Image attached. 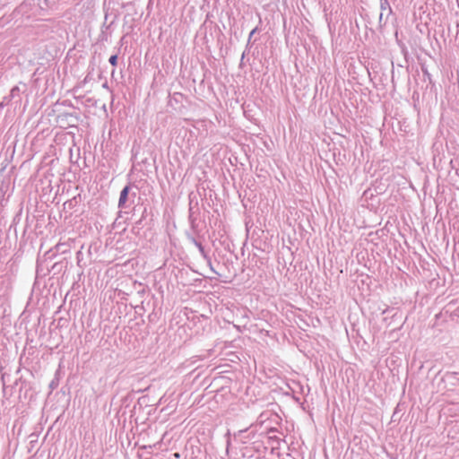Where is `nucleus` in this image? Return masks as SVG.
Segmentation results:
<instances>
[{"label":"nucleus","instance_id":"nucleus-1","mask_svg":"<svg viewBox=\"0 0 459 459\" xmlns=\"http://www.w3.org/2000/svg\"><path fill=\"white\" fill-rule=\"evenodd\" d=\"M129 189H130V187L128 186H126L120 192V196H119V200H118V207H120V208L125 207V204L127 201Z\"/></svg>","mask_w":459,"mask_h":459},{"label":"nucleus","instance_id":"nucleus-8","mask_svg":"<svg viewBox=\"0 0 459 459\" xmlns=\"http://www.w3.org/2000/svg\"><path fill=\"white\" fill-rule=\"evenodd\" d=\"M2 107H3V104H2V103H0V108H2Z\"/></svg>","mask_w":459,"mask_h":459},{"label":"nucleus","instance_id":"nucleus-7","mask_svg":"<svg viewBox=\"0 0 459 459\" xmlns=\"http://www.w3.org/2000/svg\"><path fill=\"white\" fill-rule=\"evenodd\" d=\"M256 31H257V28H255L251 30V32L249 33L247 45H249L251 43L252 34H255Z\"/></svg>","mask_w":459,"mask_h":459},{"label":"nucleus","instance_id":"nucleus-2","mask_svg":"<svg viewBox=\"0 0 459 459\" xmlns=\"http://www.w3.org/2000/svg\"><path fill=\"white\" fill-rule=\"evenodd\" d=\"M193 243H194V244L195 245V247L198 248V250H199L200 254L202 255V256H203L204 259H206V260L208 261L209 264H211V259H210V257L207 255V254H206V252H205L204 247H203V245H202L200 242H198L196 239H195V238H193ZM210 266H212V265H210ZM211 269H212V271L213 273H215V272H214V270L212 269V267H211Z\"/></svg>","mask_w":459,"mask_h":459},{"label":"nucleus","instance_id":"nucleus-4","mask_svg":"<svg viewBox=\"0 0 459 459\" xmlns=\"http://www.w3.org/2000/svg\"><path fill=\"white\" fill-rule=\"evenodd\" d=\"M20 95V89L18 86H14L12 90H11V92H10V96L11 98H15V97H19Z\"/></svg>","mask_w":459,"mask_h":459},{"label":"nucleus","instance_id":"nucleus-5","mask_svg":"<svg viewBox=\"0 0 459 459\" xmlns=\"http://www.w3.org/2000/svg\"><path fill=\"white\" fill-rule=\"evenodd\" d=\"M108 62L111 65L116 66L117 64V55H113L109 57Z\"/></svg>","mask_w":459,"mask_h":459},{"label":"nucleus","instance_id":"nucleus-3","mask_svg":"<svg viewBox=\"0 0 459 459\" xmlns=\"http://www.w3.org/2000/svg\"><path fill=\"white\" fill-rule=\"evenodd\" d=\"M380 8L382 10V13H380V19L382 18L385 11H387L388 13H391V7L389 5L388 0H380Z\"/></svg>","mask_w":459,"mask_h":459},{"label":"nucleus","instance_id":"nucleus-6","mask_svg":"<svg viewBox=\"0 0 459 459\" xmlns=\"http://www.w3.org/2000/svg\"><path fill=\"white\" fill-rule=\"evenodd\" d=\"M247 430V429L238 430L237 433L234 434V437L235 438L240 437L242 436V434L245 433Z\"/></svg>","mask_w":459,"mask_h":459}]
</instances>
